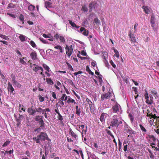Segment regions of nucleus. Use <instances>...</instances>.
<instances>
[{
	"mask_svg": "<svg viewBox=\"0 0 159 159\" xmlns=\"http://www.w3.org/2000/svg\"><path fill=\"white\" fill-rule=\"evenodd\" d=\"M121 119L117 115H115L112 116L110 124V126L117 128L119 125L122 124Z\"/></svg>",
	"mask_w": 159,
	"mask_h": 159,
	"instance_id": "1",
	"label": "nucleus"
},
{
	"mask_svg": "<svg viewBox=\"0 0 159 159\" xmlns=\"http://www.w3.org/2000/svg\"><path fill=\"white\" fill-rule=\"evenodd\" d=\"M112 109L113 110V112L114 113H116L117 114H118L119 112V114L121 113L122 111H121L120 106L117 103H116L113 106Z\"/></svg>",
	"mask_w": 159,
	"mask_h": 159,
	"instance_id": "2",
	"label": "nucleus"
},
{
	"mask_svg": "<svg viewBox=\"0 0 159 159\" xmlns=\"http://www.w3.org/2000/svg\"><path fill=\"white\" fill-rule=\"evenodd\" d=\"M65 49L66 53L67 54L68 57H70L72 54L73 51V46L72 45L70 46L66 45Z\"/></svg>",
	"mask_w": 159,
	"mask_h": 159,
	"instance_id": "3",
	"label": "nucleus"
},
{
	"mask_svg": "<svg viewBox=\"0 0 159 159\" xmlns=\"http://www.w3.org/2000/svg\"><path fill=\"white\" fill-rule=\"evenodd\" d=\"M86 101L88 103H86L85 105L87 106V104H89L90 112L91 113H93L94 110L95 108L94 104L88 98H86Z\"/></svg>",
	"mask_w": 159,
	"mask_h": 159,
	"instance_id": "4",
	"label": "nucleus"
},
{
	"mask_svg": "<svg viewBox=\"0 0 159 159\" xmlns=\"http://www.w3.org/2000/svg\"><path fill=\"white\" fill-rule=\"evenodd\" d=\"M37 138H39V141H44L45 140H48V135L45 132H41L40 134L37 136Z\"/></svg>",
	"mask_w": 159,
	"mask_h": 159,
	"instance_id": "5",
	"label": "nucleus"
},
{
	"mask_svg": "<svg viewBox=\"0 0 159 159\" xmlns=\"http://www.w3.org/2000/svg\"><path fill=\"white\" fill-rule=\"evenodd\" d=\"M111 93L110 92H108L107 93L102 94L101 96V100L103 101L106 99H109L111 96Z\"/></svg>",
	"mask_w": 159,
	"mask_h": 159,
	"instance_id": "6",
	"label": "nucleus"
},
{
	"mask_svg": "<svg viewBox=\"0 0 159 159\" xmlns=\"http://www.w3.org/2000/svg\"><path fill=\"white\" fill-rule=\"evenodd\" d=\"M130 41H131L132 46H135L137 44V42L136 41V39L133 34H130Z\"/></svg>",
	"mask_w": 159,
	"mask_h": 159,
	"instance_id": "7",
	"label": "nucleus"
},
{
	"mask_svg": "<svg viewBox=\"0 0 159 159\" xmlns=\"http://www.w3.org/2000/svg\"><path fill=\"white\" fill-rule=\"evenodd\" d=\"M69 134L71 135V137L77 140L78 138V135L70 128L69 129Z\"/></svg>",
	"mask_w": 159,
	"mask_h": 159,
	"instance_id": "8",
	"label": "nucleus"
},
{
	"mask_svg": "<svg viewBox=\"0 0 159 159\" xmlns=\"http://www.w3.org/2000/svg\"><path fill=\"white\" fill-rule=\"evenodd\" d=\"M108 115L106 113H102L101 115L100 118V120L102 122L105 121L106 118Z\"/></svg>",
	"mask_w": 159,
	"mask_h": 159,
	"instance_id": "9",
	"label": "nucleus"
},
{
	"mask_svg": "<svg viewBox=\"0 0 159 159\" xmlns=\"http://www.w3.org/2000/svg\"><path fill=\"white\" fill-rule=\"evenodd\" d=\"M7 89L8 91L10 92V93H13V91L14 90V89L12 87V84L10 83V82H8L7 83Z\"/></svg>",
	"mask_w": 159,
	"mask_h": 159,
	"instance_id": "10",
	"label": "nucleus"
},
{
	"mask_svg": "<svg viewBox=\"0 0 159 159\" xmlns=\"http://www.w3.org/2000/svg\"><path fill=\"white\" fill-rule=\"evenodd\" d=\"M96 5V3L93 2H91V3H89V7L90 8V12L93 9L95 8Z\"/></svg>",
	"mask_w": 159,
	"mask_h": 159,
	"instance_id": "11",
	"label": "nucleus"
},
{
	"mask_svg": "<svg viewBox=\"0 0 159 159\" xmlns=\"http://www.w3.org/2000/svg\"><path fill=\"white\" fill-rule=\"evenodd\" d=\"M30 56L31 59L33 60H36L37 58V53L35 51L31 52L30 54Z\"/></svg>",
	"mask_w": 159,
	"mask_h": 159,
	"instance_id": "12",
	"label": "nucleus"
},
{
	"mask_svg": "<svg viewBox=\"0 0 159 159\" xmlns=\"http://www.w3.org/2000/svg\"><path fill=\"white\" fill-rule=\"evenodd\" d=\"M27 111L30 115H34V113L37 112L36 111L34 110L32 107L29 108L28 109Z\"/></svg>",
	"mask_w": 159,
	"mask_h": 159,
	"instance_id": "13",
	"label": "nucleus"
},
{
	"mask_svg": "<svg viewBox=\"0 0 159 159\" xmlns=\"http://www.w3.org/2000/svg\"><path fill=\"white\" fill-rule=\"evenodd\" d=\"M33 65L34 66L33 67L32 69L35 72H37L39 70V67L40 66L35 64H34Z\"/></svg>",
	"mask_w": 159,
	"mask_h": 159,
	"instance_id": "14",
	"label": "nucleus"
},
{
	"mask_svg": "<svg viewBox=\"0 0 159 159\" xmlns=\"http://www.w3.org/2000/svg\"><path fill=\"white\" fill-rule=\"evenodd\" d=\"M45 7L47 8H51L52 7V3L48 1H46L45 2Z\"/></svg>",
	"mask_w": 159,
	"mask_h": 159,
	"instance_id": "15",
	"label": "nucleus"
},
{
	"mask_svg": "<svg viewBox=\"0 0 159 159\" xmlns=\"http://www.w3.org/2000/svg\"><path fill=\"white\" fill-rule=\"evenodd\" d=\"M43 116H37L34 118L35 120L36 121H39L43 120Z\"/></svg>",
	"mask_w": 159,
	"mask_h": 159,
	"instance_id": "16",
	"label": "nucleus"
},
{
	"mask_svg": "<svg viewBox=\"0 0 159 159\" xmlns=\"http://www.w3.org/2000/svg\"><path fill=\"white\" fill-rule=\"evenodd\" d=\"M68 21L69 23L73 27H75L77 29H78L80 28V26L77 25L75 23L72 22L71 20H69Z\"/></svg>",
	"mask_w": 159,
	"mask_h": 159,
	"instance_id": "17",
	"label": "nucleus"
},
{
	"mask_svg": "<svg viewBox=\"0 0 159 159\" xmlns=\"http://www.w3.org/2000/svg\"><path fill=\"white\" fill-rule=\"evenodd\" d=\"M76 109V112L75 113L77 115V116H79L80 115L81 113L80 111V107H79L78 105L76 106L75 107Z\"/></svg>",
	"mask_w": 159,
	"mask_h": 159,
	"instance_id": "18",
	"label": "nucleus"
},
{
	"mask_svg": "<svg viewBox=\"0 0 159 159\" xmlns=\"http://www.w3.org/2000/svg\"><path fill=\"white\" fill-rule=\"evenodd\" d=\"M39 125H40V127L42 129L44 128L45 127V123L44 122L43 120H41L38 122Z\"/></svg>",
	"mask_w": 159,
	"mask_h": 159,
	"instance_id": "19",
	"label": "nucleus"
},
{
	"mask_svg": "<svg viewBox=\"0 0 159 159\" xmlns=\"http://www.w3.org/2000/svg\"><path fill=\"white\" fill-rule=\"evenodd\" d=\"M46 81L48 84L51 85H52L54 84V82L51 78H47Z\"/></svg>",
	"mask_w": 159,
	"mask_h": 159,
	"instance_id": "20",
	"label": "nucleus"
},
{
	"mask_svg": "<svg viewBox=\"0 0 159 159\" xmlns=\"http://www.w3.org/2000/svg\"><path fill=\"white\" fill-rule=\"evenodd\" d=\"M150 98L151 99L150 101H149L148 98L146 99V102L148 104H151L153 102V100H152L153 98V97L150 96Z\"/></svg>",
	"mask_w": 159,
	"mask_h": 159,
	"instance_id": "21",
	"label": "nucleus"
},
{
	"mask_svg": "<svg viewBox=\"0 0 159 159\" xmlns=\"http://www.w3.org/2000/svg\"><path fill=\"white\" fill-rule=\"evenodd\" d=\"M102 58L104 59H107L108 58V53L106 52L102 53Z\"/></svg>",
	"mask_w": 159,
	"mask_h": 159,
	"instance_id": "22",
	"label": "nucleus"
},
{
	"mask_svg": "<svg viewBox=\"0 0 159 159\" xmlns=\"http://www.w3.org/2000/svg\"><path fill=\"white\" fill-rule=\"evenodd\" d=\"M42 65L45 70H46L48 72H49L50 68L48 66L45 64H43Z\"/></svg>",
	"mask_w": 159,
	"mask_h": 159,
	"instance_id": "23",
	"label": "nucleus"
},
{
	"mask_svg": "<svg viewBox=\"0 0 159 159\" xmlns=\"http://www.w3.org/2000/svg\"><path fill=\"white\" fill-rule=\"evenodd\" d=\"M36 111L40 113L42 112V114H43L45 112V109H42L41 107H39L37 109Z\"/></svg>",
	"mask_w": 159,
	"mask_h": 159,
	"instance_id": "24",
	"label": "nucleus"
},
{
	"mask_svg": "<svg viewBox=\"0 0 159 159\" xmlns=\"http://www.w3.org/2000/svg\"><path fill=\"white\" fill-rule=\"evenodd\" d=\"M86 71L88 72L89 73V74H91L92 75H94L93 72L91 71V70H90L89 68V67L88 66H86Z\"/></svg>",
	"mask_w": 159,
	"mask_h": 159,
	"instance_id": "25",
	"label": "nucleus"
},
{
	"mask_svg": "<svg viewBox=\"0 0 159 159\" xmlns=\"http://www.w3.org/2000/svg\"><path fill=\"white\" fill-rule=\"evenodd\" d=\"M142 8L144 10V11H145L146 14H148L149 12V10L148 9L147 7L143 6L142 7Z\"/></svg>",
	"mask_w": 159,
	"mask_h": 159,
	"instance_id": "26",
	"label": "nucleus"
},
{
	"mask_svg": "<svg viewBox=\"0 0 159 159\" xmlns=\"http://www.w3.org/2000/svg\"><path fill=\"white\" fill-rule=\"evenodd\" d=\"M19 39L22 42H24L25 41V36L23 34H21L19 37Z\"/></svg>",
	"mask_w": 159,
	"mask_h": 159,
	"instance_id": "27",
	"label": "nucleus"
},
{
	"mask_svg": "<svg viewBox=\"0 0 159 159\" xmlns=\"http://www.w3.org/2000/svg\"><path fill=\"white\" fill-rule=\"evenodd\" d=\"M66 63L67 66L68 68L70 70L73 71L74 70V69L71 65H70L68 62H67V61H66Z\"/></svg>",
	"mask_w": 159,
	"mask_h": 159,
	"instance_id": "28",
	"label": "nucleus"
},
{
	"mask_svg": "<svg viewBox=\"0 0 159 159\" xmlns=\"http://www.w3.org/2000/svg\"><path fill=\"white\" fill-rule=\"evenodd\" d=\"M16 7V6L15 5H14L12 3H10L8 4V6L7 7V9H10L11 8H14Z\"/></svg>",
	"mask_w": 159,
	"mask_h": 159,
	"instance_id": "29",
	"label": "nucleus"
},
{
	"mask_svg": "<svg viewBox=\"0 0 159 159\" xmlns=\"http://www.w3.org/2000/svg\"><path fill=\"white\" fill-rule=\"evenodd\" d=\"M19 19L20 21H21V22L23 24L24 23V16L22 14H20V16H19Z\"/></svg>",
	"mask_w": 159,
	"mask_h": 159,
	"instance_id": "30",
	"label": "nucleus"
},
{
	"mask_svg": "<svg viewBox=\"0 0 159 159\" xmlns=\"http://www.w3.org/2000/svg\"><path fill=\"white\" fill-rule=\"evenodd\" d=\"M54 48L56 49H59L60 50L61 53L63 52V50L62 48L60 45H57L54 47Z\"/></svg>",
	"mask_w": 159,
	"mask_h": 159,
	"instance_id": "31",
	"label": "nucleus"
},
{
	"mask_svg": "<svg viewBox=\"0 0 159 159\" xmlns=\"http://www.w3.org/2000/svg\"><path fill=\"white\" fill-rule=\"evenodd\" d=\"M67 102L68 103H70L71 102L74 103V104H76L75 100L74 99H71L70 98H69L67 100Z\"/></svg>",
	"mask_w": 159,
	"mask_h": 159,
	"instance_id": "32",
	"label": "nucleus"
},
{
	"mask_svg": "<svg viewBox=\"0 0 159 159\" xmlns=\"http://www.w3.org/2000/svg\"><path fill=\"white\" fill-rule=\"evenodd\" d=\"M35 8V7L32 5H30L28 7V9L30 11H34Z\"/></svg>",
	"mask_w": 159,
	"mask_h": 159,
	"instance_id": "33",
	"label": "nucleus"
},
{
	"mask_svg": "<svg viewBox=\"0 0 159 159\" xmlns=\"http://www.w3.org/2000/svg\"><path fill=\"white\" fill-rule=\"evenodd\" d=\"M89 33V31L87 29H85L82 34L84 35L87 36L88 35Z\"/></svg>",
	"mask_w": 159,
	"mask_h": 159,
	"instance_id": "34",
	"label": "nucleus"
},
{
	"mask_svg": "<svg viewBox=\"0 0 159 159\" xmlns=\"http://www.w3.org/2000/svg\"><path fill=\"white\" fill-rule=\"evenodd\" d=\"M102 77V75H100V76L98 77V80L100 82V85H102V83L103 82Z\"/></svg>",
	"mask_w": 159,
	"mask_h": 159,
	"instance_id": "35",
	"label": "nucleus"
},
{
	"mask_svg": "<svg viewBox=\"0 0 159 159\" xmlns=\"http://www.w3.org/2000/svg\"><path fill=\"white\" fill-rule=\"evenodd\" d=\"M33 139L34 141H36L37 143H39V144L41 143V142L39 139V138H37L36 137H34L33 138Z\"/></svg>",
	"mask_w": 159,
	"mask_h": 159,
	"instance_id": "36",
	"label": "nucleus"
},
{
	"mask_svg": "<svg viewBox=\"0 0 159 159\" xmlns=\"http://www.w3.org/2000/svg\"><path fill=\"white\" fill-rule=\"evenodd\" d=\"M59 39L61 42L64 43L65 42V39L63 36H60Z\"/></svg>",
	"mask_w": 159,
	"mask_h": 159,
	"instance_id": "37",
	"label": "nucleus"
},
{
	"mask_svg": "<svg viewBox=\"0 0 159 159\" xmlns=\"http://www.w3.org/2000/svg\"><path fill=\"white\" fill-rule=\"evenodd\" d=\"M94 22L97 24H99L100 23V20L97 17L95 18L94 19Z\"/></svg>",
	"mask_w": 159,
	"mask_h": 159,
	"instance_id": "38",
	"label": "nucleus"
},
{
	"mask_svg": "<svg viewBox=\"0 0 159 159\" xmlns=\"http://www.w3.org/2000/svg\"><path fill=\"white\" fill-rule=\"evenodd\" d=\"M81 10L84 12H85L88 11V9L86 7L85 5H84L82 6Z\"/></svg>",
	"mask_w": 159,
	"mask_h": 159,
	"instance_id": "39",
	"label": "nucleus"
},
{
	"mask_svg": "<svg viewBox=\"0 0 159 159\" xmlns=\"http://www.w3.org/2000/svg\"><path fill=\"white\" fill-rule=\"evenodd\" d=\"M0 37H1V38L5 39V40H7L9 39V38L6 35H3V34H0Z\"/></svg>",
	"mask_w": 159,
	"mask_h": 159,
	"instance_id": "40",
	"label": "nucleus"
},
{
	"mask_svg": "<svg viewBox=\"0 0 159 159\" xmlns=\"http://www.w3.org/2000/svg\"><path fill=\"white\" fill-rule=\"evenodd\" d=\"M30 44L33 48H35L36 47V44L32 40L30 41Z\"/></svg>",
	"mask_w": 159,
	"mask_h": 159,
	"instance_id": "41",
	"label": "nucleus"
},
{
	"mask_svg": "<svg viewBox=\"0 0 159 159\" xmlns=\"http://www.w3.org/2000/svg\"><path fill=\"white\" fill-rule=\"evenodd\" d=\"M154 18L153 15H152L151 16V23L152 24H155Z\"/></svg>",
	"mask_w": 159,
	"mask_h": 159,
	"instance_id": "42",
	"label": "nucleus"
},
{
	"mask_svg": "<svg viewBox=\"0 0 159 159\" xmlns=\"http://www.w3.org/2000/svg\"><path fill=\"white\" fill-rule=\"evenodd\" d=\"M114 52L115 53L116 56L117 58H118L119 57V53L118 52V51L116 49H114Z\"/></svg>",
	"mask_w": 159,
	"mask_h": 159,
	"instance_id": "43",
	"label": "nucleus"
},
{
	"mask_svg": "<svg viewBox=\"0 0 159 159\" xmlns=\"http://www.w3.org/2000/svg\"><path fill=\"white\" fill-rule=\"evenodd\" d=\"M19 108L20 109H21V110L22 111H25V109L24 108H23L24 106L23 105H22L20 104H19Z\"/></svg>",
	"mask_w": 159,
	"mask_h": 159,
	"instance_id": "44",
	"label": "nucleus"
},
{
	"mask_svg": "<svg viewBox=\"0 0 159 159\" xmlns=\"http://www.w3.org/2000/svg\"><path fill=\"white\" fill-rule=\"evenodd\" d=\"M58 114V116H57V118L59 120L62 121L63 119L62 116L59 113Z\"/></svg>",
	"mask_w": 159,
	"mask_h": 159,
	"instance_id": "45",
	"label": "nucleus"
},
{
	"mask_svg": "<svg viewBox=\"0 0 159 159\" xmlns=\"http://www.w3.org/2000/svg\"><path fill=\"white\" fill-rule=\"evenodd\" d=\"M39 100L40 102H42L44 101V97H42L41 95H39Z\"/></svg>",
	"mask_w": 159,
	"mask_h": 159,
	"instance_id": "46",
	"label": "nucleus"
},
{
	"mask_svg": "<svg viewBox=\"0 0 159 159\" xmlns=\"http://www.w3.org/2000/svg\"><path fill=\"white\" fill-rule=\"evenodd\" d=\"M10 141L9 140L7 141L2 145L3 147H5L8 145L10 143Z\"/></svg>",
	"mask_w": 159,
	"mask_h": 159,
	"instance_id": "47",
	"label": "nucleus"
},
{
	"mask_svg": "<svg viewBox=\"0 0 159 159\" xmlns=\"http://www.w3.org/2000/svg\"><path fill=\"white\" fill-rule=\"evenodd\" d=\"M11 81H12V82L16 81V77H15V75H13V74H12L11 75Z\"/></svg>",
	"mask_w": 159,
	"mask_h": 159,
	"instance_id": "48",
	"label": "nucleus"
},
{
	"mask_svg": "<svg viewBox=\"0 0 159 159\" xmlns=\"http://www.w3.org/2000/svg\"><path fill=\"white\" fill-rule=\"evenodd\" d=\"M39 39L42 42L44 43H47L48 42L47 41L45 40L43 38H40Z\"/></svg>",
	"mask_w": 159,
	"mask_h": 159,
	"instance_id": "49",
	"label": "nucleus"
},
{
	"mask_svg": "<svg viewBox=\"0 0 159 159\" xmlns=\"http://www.w3.org/2000/svg\"><path fill=\"white\" fill-rule=\"evenodd\" d=\"M41 128L40 127L37 128H36L34 130V131L35 132H36L37 133H39L40 131L41 130Z\"/></svg>",
	"mask_w": 159,
	"mask_h": 159,
	"instance_id": "50",
	"label": "nucleus"
},
{
	"mask_svg": "<svg viewBox=\"0 0 159 159\" xmlns=\"http://www.w3.org/2000/svg\"><path fill=\"white\" fill-rule=\"evenodd\" d=\"M110 63L111 64L112 66L114 68H116V65L114 64L113 62L112 61V60H111L110 61Z\"/></svg>",
	"mask_w": 159,
	"mask_h": 159,
	"instance_id": "51",
	"label": "nucleus"
},
{
	"mask_svg": "<svg viewBox=\"0 0 159 159\" xmlns=\"http://www.w3.org/2000/svg\"><path fill=\"white\" fill-rule=\"evenodd\" d=\"M119 143H118V145H119V151H120V149L121 148V146L122 145V143L120 142V141L119 139H118Z\"/></svg>",
	"mask_w": 159,
	"mask_h": 159,
	"instance_id": "52",
	"label": "nucleus"
},
{
	"mask_svg": "<svg viewBox=\"0 0 159 159\" xmlns=\"http://www.w3.org/2000/svg\"><path fill=\"white\" fill-rule=\"evenodd\" d=\"M7 14L8 15H9L10 16L12 17L13 18H15L16 17V16L14 14H12L7 13Z\"/></svg>",
	"mask_w": 159,
	"mask_h": 159,
	"instance_id": "53",
	"label": "nucleus"
},
{
	"mask_svg": "<svg viewBox=\"0 0 159 159\" xmlns=\"http://www.w3.org/2000/svg\"><path fill=\"white\" fill-rule=\"evenodd\" d=\"M87 129H86V130L83 129L82 130V131L81 133V134H82V137H83V134H86V133L87 132Z\"/></svg>",
	"mask_w": 159,
	"mask_h": 159,
	"instance_id": "54",
	"label": "nucleus"
},
{
	"mask_svg": "<svg viewBox=\"0 0 159 159\" xmlns=\"http://www.w3.org/2000/svg\"><path fill=\"white\" fill-rule=\"evenodd\" d=\"M140 127L141 128V129L143 131L145 132L146 130L142 126V125H139Z\"/></svg>",
	"mask_w": 159,
	"mask_h": 159,
	"instance_id": "55",
	"label": "nucleus"
},
{
	"mask_svg": "<svg viewBox=\"0 0 159 159\" xmlns=\"http://www.w3.org/2000/svg\"><path fill=\"white\" fill-rule=\"evenodd\" d=\"M59 103H60V107H64V102L63 101H59Z\"/></svg>",
	"mask_w": 159,
	"mask_h": 159,
	"instance_id": "56",
	"label": "nucleus"
},
{
	"mask_svg": "<svg viewBox=\"0 0 159 159\" xmlns=\"http://www.w3.org/2000/svg\"><path fill=\"white\" fill-rule=\"evenodd\" d=\"M66 94H63L62 95V97L61 98L59 99L60 100H62L63 101L64 99V98L66 96Z\"/></svg>",
	"mask_w": 159,
	"mask_h": 159,
	"instance_id": "57",
	"label": "nucleus"
},
{
	"mask_svg": "<svg viewBox=\"0 0 159 159\" xmlns=\"http://www.w3.org/2000/svg\"><path fill=\"white\" fill-rule=\"evenodd\" d=\"M81 54L83 56H86L87 55V53L85 51L82 50L81 52Z\"/></svg>",
	"mask_w": 159,
	"mask_h": 159,
	"instance_id": "58",
	"label": "nucleus"
},
{
	"mask_svg": "<svg viewBox=\"0 0 159 159\" xmlns=\"http://www.w3.org/2000/svg\"><path fill=\"white\" fill-rule=\"evenodd\" d=\"M82 73V71H78V72H75L74 73V75L75 76H76V75H78V74H81V73Z\"/></svg>",
	"mask_w": 159,
	"mask_h": 159,
	"instance_id": "59",
	"label": "nucleus"
},
{
	"mask_svg": "<svg viewBox=\"0 0 159 159\" xmlns=\"http://www.w3.org/2000/svg\"><path fill=\"white\" fill-rule=\"evenodd\" d=\"M52 97L54 99H57L56 94L54 92H52Z\"/></svg>",
	"mask_w": 159,
	"mask_h": 159,
	"instance_id": "60",
	"label": "nucleus"
},
{
	"mask_svg": "<svg viewBox=\"0 0 159 159\" xmlns=\"http://www.w3.org/2000/svg\"><path fill=\"white\" fill-rule=\"evenodd\" d=\"M69 83L72 86H75V84L71 80H69Z\"/></svg>",
	"mask_w": 159,
	"mask_h": 159,
	"instance_id": "61",
	"label": "nucleus"
},
{
	"mask_svg": "<svg viewBox=\"0 0 159 159\" xmlns=\"http://www.w3.org/2000/svg\"><path fill=\"white\" fill-rule=\"evenodd\" d=\"M145 91L146 92V93H145V94L144 95L145 98V99L148 98L149 97L148 96V93H147V91H146V90H145Z\"/></svg>",
	"mask_w": 159,
	"mask_h": 159,
	"instance_id": "62",
	"label": "nucleus"
},
{
	"mask_svg": "<svg viewBox=\"0 0 159 159\" xmlns=\"http://www.w3.org/2000/svg\"><path fill=\"white\" fill-rule=\"evenodd\" d=\"M59 37H60V36H59V35L57 34H55L54 36V37L57 40L58 39V38H59Z\"/></svg>",
	"mask_w": 159,
	"mask_h": 159,
	"instance_id": "63",
	"label": "nucleus"
},
{
	"mask_svg": "<svg viewBox=\"0 0 159 159\" xmlns=\"http://www.w3.org/2000/svg\"><path fill=\"white\" fill-rule=\"evenodd\" d=\"M20 62L22 64H25V62L22 59L20 58Z\"/></svg>",
	"mask_w": 159,
	"mask_h": 159,
	"instance_id": "64",
	"label": "nucleus"
}]
</instances>
